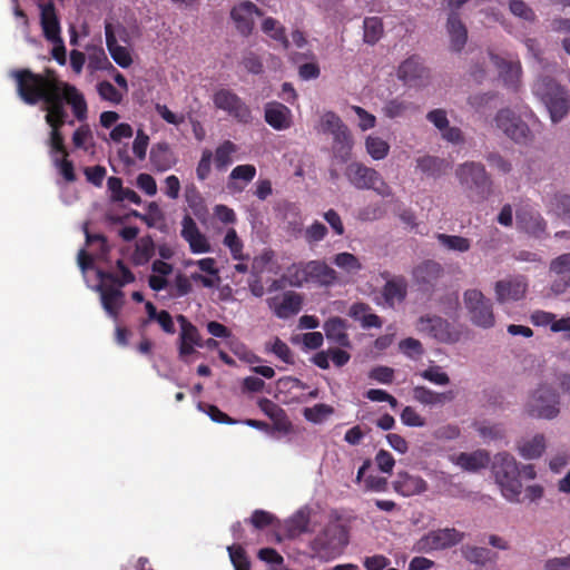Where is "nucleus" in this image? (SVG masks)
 I'll list each match as a JSON object with an SVG mask.
<instances>
[{
	"instance_id": "nucleus-1",
	"label": "nucleus",
	"mask_w": 570,
	"mask_h": 570,
	"mask_svg": "<svg viewBox=\"0 0 570 570\" xmlns=\"http://www.w3.org/2000/svg\"><path fill=\"white\" fill-rule=\"evenodd\" d=\"M10 77L16 81L18 97L29 106L42 102L45 121L51 128L48 145L52 151L65 153L60 132L66 122L67 111L63 102L61 81L53 76H42L29 69L12 70Z\"/></svg>"
},
{
	"instance_id": "nucleus-2",
	"label": "nucleus",
	"mask_w": 570,
	"mask_h": 570,
	"mask_svg": "<svg viewBox=\"0 0 570 570\" xmlns=\"http://www.w3.org/2000/svg\"><path fill=\"white\" fill-rule=\"evenodd\" d=\"M533 95L544 105L552 124L561 122L570 111V92L549 76H540L532 86Z\"/></svg>"
},
{
	"instance_id": "nucleus-3",
	"label": "nucleus",
	"mask_w": 570,
	"mask_h": 570,
	"mask_svg": "<svg viewBox=\"0 0 570 570\" xmlns=\"http://www.w3.org/2000/svg\"><path fill=\"white\" fill-rule=\"evenodd\" d=\"M454 176L468 196L485 200L492 193V179L482 163L468 160L459 164Z\"/></svg>"
},
{
	"instance_id": "nucleus-4",
	"label": "nucleus",
	"mask_w": 570,
	"mask_h": 570,
	"mask_svg": "<svg viewBox=\"0 0 570 570\" xmlns=\"http://www.w3.org/2000/svg\"><path fill=\"white\" fill-rule=\"evenodd\" d=\"M344 175L356 189H372L382 197H391L393 195L392 188L385 183L381 174L362 163H350L345 168Z\"/></svg>"
},
{
	"instance_id": "nucleus-5",
	"label": "nucleus",
	"mask_w": 570,
	"mask_h": 570,
	"mask_svg": "<svg viewBox=\"0 0 570 570\" xmlns=\"http://www.w3.org/2000/svg\"><path fill=\"white\" fill-rule=\"evenodd\" d=\"M320 130L333 136L334 155L346 160L353 147V138L347 126L333 111H326L321 117Z\"/></svg>"
},
{
	"instance_id": "nucleus-6",
	"label": "nucleus",
	"mask_w": 570,
	"mask_h": 570,
	"mask_svg": "<svg viewBox=\"0 0 570 570\" xmlns=\"http://www.w3.org/2000/svg\"><path fill=\"white\" fill-rule=\"evenodd\" d=\"M463 304L470 322L481 328H491L495 324L493 304L479 289H468L463 294Z\"/></svg>"
},
{
	"instance_id": "nucleus-7",
	"label": "nucleus",
	"mask_w": 570,
	"mask_h": 570,
	"mask_svg": "<svg viewBox=\"0 0 570 570\" xmlns=\"http://www.w3.org/2000/svg\"><path fill=\"white\" fill-rule=\"evenodd\" d=\"M560 395L549 386H540L528 399L525 412L537 419L553 420L560 413Z\"/></svg>"
},
{
	"instance_id": "nucleus-8",
	"label": "nucleus",
	"mask_w": 570,
	"mask_h": 570,
	"mask_svg": "<svg viewBox=\"0 0 570 570\" xmlns=\"http://www.w3.org/2000/svg\"><path fill=\"white\" fill-rule=\"evenodd\" d=\"M493 124L498 130L517 144H527L532 139V132L527 122L508 107L497 111Z\"/></svg>"
},
{
	"instance_id": "nucleus-9",
	"label": "nucleus",
	"mask_w": 570,
	"mask_h": 570,
	"mask_svg": "<svg viewBox=\"0 0 570 570\" xmlns=\"http://www.w3.org/2000/svg\"><path fill=\"white\" fill-rule=\"evenodd\" d=\"M348 543L347 531L340 523L328 524L314 540V549L326 557H336Z\"/></svg>"
},
{
	"instance_id": "nucleus-10",
	"label": "nucleus",
	"mask_w": 570,
	"mask_h": 570,
	"mask_svg": "<svg viewBox=\"0 0 570 570\" xmlns=\"http://www.w3.org/2000/svg\"><path fill=\"white\" fill-rule=\"evenodd\" d=\"M464 539V533L454 528H444L430 531L421 537L414 546L417 552L430 553L444 550L459 544Z\"/></svg>"
},
{
	"instance_id": "nucleus-11",
	"label": "nucleus",
	"mask_w": 570,
	"mask_h": 570,
	"mask_svg": "<svg viewBox=\"0 0 570 570\" xmlns=\"http://www.w3.org/2000/svg\"><path fill=\"white\" fill-rule=\"evenodd\" d=\"M416 331L440 343L452 344L459 341L460 334L451 324L436 315L421 316L415 325Z\"/></svg>"
},
{
	"instance_id": "nucleus-12",
	"label": "nucleus",
	"mask_w": 570,
	"mask_h": 570,
	"mask_svg": "<svg viewBox=\"0 0 570 570\" xmlns=\"http://www.w3.org/2000/svg\"><path fill=\"white\" fill-rule=\"evenodd\" d=\"M397 78L409 87H425L430 81V70L419 56L405 59L397 69Z\"/></svg>"
},
{
	"instance_id": "nucleus-13",
	"label": "nucleus",
	"mask_w": 570,
	"mask_h": 570,
	"mask_svg": "<svg viewBox=\"0 0 570 570\" xmlns=\"http://www.w3.org/2000/svg\"><path fill=\"white\" fill-rule=\"evenodd\" d=\"M216 108L226 111L229 116L242 122L250 119V110L246 104L230 89H219L213 96Z\"/></svg>"
},
{
	"instance_id": "nucleus-14",
	"label": "nucleus",
	"mask_w": 570,
	"mask_h": 570,
	"mask_svg": "<svg viewBox=\"0 0 570 570\" xmlns=\"http://www.w3.org/2000/svg\"><path fill=\"white\" fill-rule=\"evenodd\" d=\"M527 289L528 283L523 276L507 277L494 284L495 299L499 304L522 299Z\"/></svg>"
},
{
	"instance_id": "nucleus-15",
	"label": "nucleus",
	"mask_w": 570,
	"mask_h": 570,
	"mask_svg": "<svg viewBox=\"0 0 570 570\" xmlns=\"http://www.w3.org/2000/svg\"><path fill=\"white\" fill-rule=\"evenodd\" d=\"M274 315L281 320L289 318L302 309V296L296 292H286L266 299Z\"/></svg>"
},
{
	"instance_id": "nucleus-16",
	"label": "nucleus",
	"mask_w": 570,
	"mask_h": 570,
	"mask_svg": "<svg viewBox=\"0 0 570 570\" xmlns=\"http://www.w3.org/2000/svg\"><path fill=\"white\" fill-rule=\"evenodd\" d=\"M263 16V12L252 1H242L234 6L230 17L237 31L243 36H249L254 29L255 18Z\"/></svg>"
},
{
	"instance_id": "nucleus-17",
	"label": "nucleus",
	"mask_w": 570,
	"mask_h": 570,
	"mask_svg": "<svg viewBox=\"0 0 570 570\" xmlns=\"http://www.w3.org/2000/svg\"><path fill=\"white\" fill-rule=\"evenodd\" d=\"M425 118L439 130L443 140L453 145H461L464 142V135L462 130L459 127L450 126L448 114L444 109L438 108L430 110Z\"/></svg>"
},
{
	"instance_id": "nucleus-18",
	"label": "nucleus",
	"mask_w": 570,
	"mask_h": 570,
	"mask_svg": "<svg viewBox=\"0 0 570 570\" xmlns=\"http://www.w3.org/2000/svg\"><path fill=\"white\" fill-rule=\"evenodd\" d=\"M549 272L557 276L551 283L550 291L561 295L570 287V253H564L550 262Z\"/></svg>"
},
{
	"instance_id": "nucleus-19",
	"label": "nucleus",
	"mask_w": 570,
	"mask_h": 570,
	"mask_svg": "<svg viewBox=\"0 0 570 570\" xmlns=\"http://www.w3.org/2000/svg\"><path fill=\"white\" fill-rule=\"evenodd\" d=\"M181 237L188 243L194 254L209 253L212 250L207 237L199 230L195 220L189 216H184L181 220Z\"/></svg>"
},
{
	"instance_id": "nucleus-20",
	"label": "nucleus",
	"mask_w": 570,
	"mask_h": 570,
	"mask_svg": "<svg viewBox=\"0 0 570 570\" xmlns=\"http://www.w3.org/2000/svg\"><path fill=\"white\" fill-rule=\"evenodd\" d=\"M542 202L548 214H553L570 226V195L561 190L547 191Z\"/></svg>"
},
{
	"instance_id": "nucleus-21",
	"label": "nucleus",
	"mask_w": 570,
	"mask_h": 570,
	"mask_svg": "<svg viewBox=\"0 0 570 570\" xmlns=\"http://www.w3.org/2000/svg\"><path fill=\"white\" fill-rule=\"evenodd\" d=\"M490 61L498 69L499 76L508 88L517 89L520 83L521 65L519 61H509L504 58L489 53Z\"/></svg>"
},
{
	"instance_id": "nucleus-22",
	"label": "nucleus",
	"mask_w": 570,
	"mask_h": 570,
	"mask_svg": "<svg viewBox=\"0 0 570 570\" xmlns=\"http://www.w3.org/2000/svg\"><path fill=\"white\" fill-rule=\"evenodd\" d=\"M449 460L468 472H478L484 469L489 462V453L484 450H476L474 452H461L449 455Z\"/></svg>"
},
{
	"instance_id": "nucleus-23",
	"label": "nucleus",
	"mask_w": 570,
	"mask_h": 570,
	"mask_svg": "<svg viewBox=\"0 0 570 570\" xmlns=\"http://www.w3.org/2000/svg\"><path fill=\"white\" fill-rule=\"evenodd\" d=\"M100 293L101 305L105 312L114 320L124 304V293L114 285L99 284L95 287Z\"/></svg>"
},
{
	"instance_id": "nucleus-24",
	"label": "nucleus",
	"mask_w": 570,
	"mask_h": 570,
	"mask_svg": "<svg viewBox=\"0 0 570 570\" xmlns=\"http://www.w3.org/2000/svg\"><path fill=\"white\" fill-rule=\"evenodd\" d=\"M386 279L382 288V295L389 307H394L396 303L404 301L407 293V283L402 276L390 277L387 273L382 274Z\"/></svg>"
},
{
	"instance_id": "nucleus-25",
	"label": "nucleus",
	"mask_w": 570,
	"mask_h": 570,
	"mask_svg": "<svg viewBox=\"0 0 570 570\" xmlns=\"http://www.w3.org/2000/svg\"><path fill=\"white\" fill-rule=\"evenodd\" d=\"M394 490L403 497L416 495L428 490V483L419 475L399 472L393 482Z\"/></svg>"
},
{
	"instance_id": "nucleus-26",
	"label": "nucleus",
	"mask_w": 570,
	"mask_h": 570,
	"mask_svg": "<svg viewBox=\"0 0 570 570\" xmlns=\"http://www.w3.org/2000/svg\"><path fill=\"white\" fill-rule=\"evenodd\" d=\"M417 111L419 106L402 96L387 99L382 107V114L389 119L405 118Z\"/></svg>"
},
{
	"instance_id": "nucleus-27",
	"label": "nucleus",
	"mask_w": 570,
	"mask_h": 570,
	"mask_svg": "<svg viewBox=\"0 0 570 570\" xmlns=\"http://www.w3.org/2000/svg\"><path fill=\"white\" fill-rule=\"evenodd\" d=\"M105 36L108 51L114 61L121 68H128L131 65L132 59L127 48L118 45L114 26L110 22L105 23Z\"/></svg>"
},
{
	"instance_id": "nucleus-28",
	"label": "nucleus",
	"mask_w": 570,
	"mask_h": 570,
	"mask_svg": "<svg viewBox=\"0 0 570 570\" xmlns=\"http://www.w3.org/2000/svg\"><path fill=\"white\" fill-rule=\"evenodd\" d=\"M446 31L452 51L460 52L468 41V29L460 16L448 14Z\"/></svg>"
},
{
	"instance_id": "nucleus-29",
	"label": "nucleus",
	"mask_w": 570,
	"mask_h": 570,
	"mask_svg": "<svg viewBox=\"0 0 570 570\" xmlns=\"http://www.w3.org/2000/svg\"><path fill=\"white\" fill-rule=\"evenodd\" d=\"M307 274L309 281H314L322 286H332L338 282L337 272L323 261H309L307 263Z\"/></svg>"
},
{
	"instance_id": "nucleus-30",
	"label": "nucleus",
	"mask_w": 570,
	"mask_h": 570,
	"mask_svg": "<svg viewBox=\"0 0 570 570\" xmlns=\"http://www.w3.org/2000/svg\"><path fill=\"white\" fill-rule=\"evenodd\" d=\"M255 175L256 168L253 165L236 166L228 176L227 189L233 194L242 193Z\"/></svg>"
},
{
	"instance_id": "nucleus-31",
	"label": "nucleus",
	"mask_w": 570,
	"mask_h": 570,
	"mask_svg": "<svg viewBox=\"0 0 570 570\" xmlns=\"http://www.w3.org/2000/svg\"><path fill=\"white\" fill-rule=\"evenodd\" d=\"M265 120L276 130H284L291 126V110L279 102H269L265 107Z\"/></svg>"
},
{
	"instance_id": "nucleus-32",
	"label": "nucleus",
	"mask_w": 570,
	"mask_h": 570,
	"mask_svg": "<svg viewBox=\"0 0 570 570\" xmlns=\"http://www.w3.org/2000/svg\"><path fill=\"white\" fill-rule=\"evenodd\" d=\"M40 22L47 40L60 37V24L52 2L39 4Z\"/></svg>"
},
{
	"instance_id": "nucleus-33",
	"label": "nucleus",
	"mask_w": 570,
	"mask_h": 570,
	"mask_svg": "<svg viewBox=\"0 0 570 570\" xmlns=\"http://www.w3.org/2000/svg\"><path fill=\"white\" fill-rule=\"evenodd\" d=\"M413 397L424 405L438 406L452 402L455 393L453 391L439 393L425 386H416L413 389Z\"/></svg>"
},
{
	"instance_id": "nucleus-34",
	"label": "nucleus",
	"mask_w": 570,
	"mask_h": 570,
	"mask_svg": "<svg viewBox=\"0 0 570 570\" xmlns=\"http://www.w3.org/2000/svg\"><path fill=\"white\" fill-rule=\"evenodd\" d=\"M326 338L340 346L350 347L351 341L346 333V322L340 317H332L323 325Z\"/></svg>"
},
{
	"instance_id": "nucleus-35",
	"label": "nucleus",
	"mask_w": 570,
	"mask_h": 570,
	"mask_svg": "<svg viewBox=\"0 0 570 570\" xmlns=\"http://www.w3.org/2000/svg\"><path fill=\"white\" fill-rule=\"evenodd\" d=\"M517 220L521 228L535 237L546 234L547 222L539 213L523 210L517 215Z\"/></svg>"
},
{
	"instance_id": "nucleus-36",
	"label": "nucleus",
	"mask_w": 570,
	"mask_h": 570,
	"mask_svg": "<svg viewBox=\"0 0 570 570\" xmlns=\"http://www.w3.org/2000/svg\"><path fill=\"white\" fill-rule=\"evenodd\" d=\"M442 266L434 261H425L413 269V277L416 283L433 285L442 275Z\"/></svg>"
},
{
	"instance_id": "nucleus-37",
	"label": "nucleus",
	"mask_w": 570,
	"mask_h": 570,
	"mask_svg": "<svg viewBox=\"0 0 570 570\" xmlns=\"http://www.w3.org/2000/svg\"><path fill=\"white\" fill-rule=\"evenodd\" d=\"M547 442L543 434H535L532 438L523 439L518 443L519 454L525 460L540 458L546 451Z\"/></svg>"
},
{
	"instance_id": "nucleus-38",
	"label": "nucleus",
	"mask_w": 570,
	"mask_h": 570,
	"mask_svg": "<svg viewBox=\"0 0 570 570\" xmlns=\"http://www.w3.org/2000/svg\"><path fill=\"white\" fill-rule=\"evenodd\" d=\"M493 473L495 481L503 478L511 476L512 474H520L518 463L513 455L508 452L498 453L494 456Z\"/></svg>"
},
{
	"instance_id": "nucleus-39",
	"label": "nucleus",
	"mask_w": 570,
	"mask_h": 570,
	"mask_svg": "<svg viewBox=\"0 0 570 570\" xmlns=\"http://www.w3.org/2000/svg\"><path fill=\"white\" fill-rule=\"evenodd\" d=\"M63 101L66 100L72 108L73 114L78 120H83L87 117V104L83 96L76 89V87L61 82Z\"/></svg>"
},
{
	"instance_id": "nucleus-40",
	"label": "nucleus",
	"mask_w": 570,
	"mask_h": 570,
	"mask_svg": "<svg viewBox=\"0 0 570 570\" xmlns=\"http://www.w3.org/2000/svg\"><path fill=\"white\" fill-rule=\"evenodd\" d=\"M416 167L428 176L440 177L446 173L449 163L435 156H423L416 160Z\"/></svg>"
},
{
	"instance_id": "nucleus-41",
	"label": "nucleus",
	"mask_w": 570,
	"mask_h": 570,
	"mask_svg": "<svg viewBox=\"0 0 570 570\" xmlns=\"http://www.w3.org/2000/svg\"><path fill=\"white\" fill-rule=\"evenodd\" d=\"M461 552L468 562L482 567L489 562H494L497 559L495 553L483 547L465 546L461 549Z\"/></svg>"
},
{
	"instance_id": "nucleus-42",
	"label": "nucleus",
	"mask_w": 570,
	"mask_h": 570,
	"mask_svg": "<svg viewBox=\"0 0 570 570\" xmlns=\"http://www.w3.org/2000/svg\"><path fill=\"white\" fill-rule=\"evenodd\" d=\"M333 264L342 269L348 277H354L362 269L360 259L347 252L338 253L333 257Z\"/></svg>"
},
{
	"instance_id": "nucleus-43",
	"label": "nucleus",
	"mask_w": 570,
	"mask_h": 570,
	"mask_svg": "<svg viewBox=\"0 0 570 570\" xmlns=\"http://www.w3.org/2000/svg\"><path fill=\"white\" fill-rule=\"evenodd\" d=\"M520 474H512L508 478H503L501 480H498L497 483L499 484L502 495L510 502H519L520 494L522 492V483L519 479Z\"/></svg>"
},
{
	"instance_id": "nucleus-44",
	"label": "nucleus",
	"mask_w": 570,
	"mask_h": 570,
	"mask_svg": "<svg viewBox=\"0 0 570 570\" xmlns=\"http://www.w3.org/2000/svg\"><path fill=\"white\" fill-rule=\"evenodd\" d=\"M439 244L450 252L466 253L471 248V240L459 235L438 234Z\"/></svg>"
},
{
	"instance_id": "nucleus-45",
	"label": "nucleus",
	"mask_w": 570,
	"mask_h": 570,
	"mask_svg": "<svg viewBox=\"0 0 570 570\" xmlns=\"http://www.w3.org/2000/svg\"><path fill=\"white\" fill-rule=\"evenodd\" d=\"M117 269L118 275L99 269L97 271V276L101 282L110 281L111 283L117 284L119 287L135 281L134 274L120 259L117 261Z\"/></svg>"
},
{
	"instance_id": "nucleus-46",
	"label": "nucleus",
	"mask_w": 570,
	"mask_h": 570,
	"mask_svg": "<svg viewBox=\"0 0 570 570\" xmlns=\"http://www.w3.org/2000/svg\"><path fill=\"white\" fill-rule=\"evenodd\" d=\"M185 199L195 216L200 218L202 216L206 215L207 208L205 199L194 184L186 186Z\"/></svg>"
},
{
	"instance_id": "nucleus-47",
	"label": "nucleus",
	"mask_w": 570,
	"mask_h": 570,
	"mask_svg": "<svg viewBox=\"0 0 570 570\" xmlns=\"http://www.w3.org/2000/svg\"><path fill=\"white\" fill-rule=\"evenodd\" d=\"M236 150V145L229 140H226L218 146L213 155L216 168L218 170H225L233 163L232 156Z\"/></svg>"
},
{
	"instance_id": "nucleus-48",
	"label": "nucleus",
	"mask_w": 570,
	"mask_h": 570,
	"mask_svg": "<svg viewBox=\"0 0 570 570\" xmlns=\"http://www.w3.org/2000/svg\"><path fill=\"white\" fill-rule=\"evenodd\" d=\"M284 276L287 285L293 287H301L305 282L309 281V275L307 274V263L291 265L284 273Z\"/></svg>"
},
{
	"instance_id": "nucleus-49",
	"label": "nucleus",
	"mask_w": 570,
	"mask_h": 570,
	"mask_svg": "<svg viewBox=\"0 0 570 570\" xmlns=\"http://www.w3.org/2000/svg\"><path fill=\"white\" fill-rule=\"evenodd\" d=\"M367 154L375 160L385 158L389 154V144L380 137L368 136L365 139Z\"/></svg>"
},
{
	"instance_id": "nucleus-50",
	"label": "nucleus",
	"mask_w": 570,
	"mask_h": 570,
	"mask_svg": "<svg viewBox=\"0 0 570 570\" xmlns=\"http://www.w3.org/2000/svg\"><path fill=\"white\" fill-rule=\"evenodd\" d=\"M177 321L180 325L179 341L194 343L196 346L200 347V335L196 326H194L184 315H178Z\"/></svg>"
},
{
	"instance_id": "nucleus-51",
	"label": "nucleus",
	"mask_w": 570,
	"mask_h": 570,
	"mask_svg": "<svg viewBox=\"0 0 570 570\" xmlns=\"http://www.w3.org/2000/svg\"><path fill=\"white\" fill-rule=\"evenodd\" d=\"M364 41L374 45L379 41L383 32V26L377 17L365 18L364 20Z\"/></svg>"
},
{
	"instance_id": "nucleus-52",
	"label": "nucleus",
	"mask_w": 570,
	"mask_h": 570,
	"mask_svg": "<svg viewBox=\"0 0 570 570\" xmlns=\"http://www.w3.org/2000/svg\"><path fill=\"white\" fill-rule=\"evenodd\" d=\"M308 517L305 512L298 511L287 521V533L291 538L297 537L307 531Z\"/></svg>"
},
{
	"instance_id": "nucleus-53",
	"label": "nucleus",
	"mask_w": 570,
	"mask_h": 570,
	"mask_svg": "<svg viewBox=\"0 0 570 570\" xmlns=\"http://www.w3.org/2000/svg\"><path fill=\"white\" fill-rule=\"evenodd\" d=\"M155 252V245L150 237H142L136 243L135 261L137 264L148 262Z\"/></svg>"
},
{
	"instance_id": "nucleus-54",
	"label": "nucleus",
	"mask_w": 570,
	"mask_h": 570,
	"mask_svg": "<svg viewBox=\"0 0 570 570\" xmlns=\"http://www.w3.org/2000/svg\"><path fill=\"white\" fill-rule=\"evenodd\" d=\"M509 10L514 17L525 22L535 21L534 11L523 0H509Z\"/></svg>"
},
{
	"instance_id": "nucleus-55",
	"label": "nucleus",
	"mask_w": 570,
	"mask_h": 570,
	"mask_svg": "<svg viewBox=\"0 0 570 570\" xmlns=\"http://www.w3.org/2000/svg\"><path fill=\"white\" fill-rule=\"evenodd\" d=\"M262 30L271 38L282 42L285 48L288 47V40L285 36L284 28L273 18H266L262 23Z\"/></svg>"
},
{
	"instance_id": "nucleus-56",
	"label": "nucleus",
	"mask_w": 570,
	"mask_h": 570,
	"mask_svg": "<svg viewBox=\"0 0 570 570\" xmlns=\"http://www.w3.org/2000/svg\"><path fill=\"white\" fill-rule=\"evenodd\" d=\"M227 551L235 570H249V561L245 550L240 546H228Z\"/></svg>"
},
{
	"instance_id": "nucleus-57",
	"label": "nucleus",
	"mask_w": 570,
	"mask_h": 570,
	"mask_svg": "<svg viewBox=\"0 0 570 570\" xmlns=\"http://www.w3.org/2000/svg\"><path fill=\"white\" fill-rule=\"evenodd\" d=\"M265 348L267 352L275 354L283 362L293 363L292 352L288 345L278 337H275L273 342L266 343Z\"/></svg>"
},
{
	"instance_id": "nucleus-58",
	"label": "nucleus",
	"mask_w": 570,
	"mask_h": 570,
	"mask_svg": "<svg viewBox=\"0 0 570 570\" xmlns=\"http://www.w3.org/2000/svg\"><path fill=\"white\" fill-rule=\"evenodd\" d=\"M332 413H333V407L330 405H326V404H316L312 407L304 409L305 419L313 423L323 422Z\"/></svg>"
},
{
	"instance_id": "nucleus-59",
	"label": "nucleus",
	"mask_w": 570,
	"mask_h": 570,
	"mask_svg": "<svg viewBox=\"0 0 570 570\" xmlns=\"http://www.w3.org/2000/svg\"><path fill=\"white\" fill-rule=\"evenodd\" d=\"M484 159L492 168L501 174L505 175L512 170V164L498 151L485 154Z\"/></svg>"
},
{
	"instance_id": "nucleus-60",
	"label": "nucleus",
	"mask_w": 570,
	"mask_h": 570,
	"mask_svg": "<svg viewBox=\"0 0 570 570\" xmlns=\"http://www.w3.org/2000/svg\"><path fill=\"white\" fill-rule=\"evenodd\" d=\"M326 235V226L316 220L305 229L304 238L308 244H314L323 240Z\"/></svg>"
},
{
	"instance_id": "nucleus-61",
	"label": "nucleus",
	"mask_w": 570,
	"mask_h": 570,
	"mask_svg": "<svg viewBox=\"0 0 570 570\" xmlns=\"http://www.w3.org/2000/svg\"><path fill=\"white\" fill-rule=\"evenodd\" d=\"M421 376L436 385H446L450 383L449 375L440 366H430L421 373Z\"/></svg>"
},
{
	"instance_id": "nucleus-62",
	"label": "nucleus",
	"mask_w": 570,
	"mask_h": 570,
	"mask_svg": "<svg viewBox=\"0 0 570 570\" xmlns=\"http://www.w3.org/2000/svg\"><path fill=\"white\" fill-rule=\"evenodd\" d=\"M351 109L355 112L358 118V128L362 131L372 129L376 125V117L360 106H351Z\"/></svg>"
},
{
	"instance_id": "nucleus-63",
	"label": "nucleus",
	"mask_w": 570,
	"mask_h": 570,
	"mask_svg": "<svg viewBox=\"0 0 570 570\" xmlns=\"http://www.w3.org/2000/svg\"><path fill=\"white\" fill-rule=\"evenodd\" d=\"M98 92L102 99L108 100L114 104H119L122 98L121 94L109 81H101L98 85Z\"/></svg>"
},
{
	"instance_id": "nucleus-64",
	"label": "nucleus",
	"mask_w": 570,
	"mask_h": 570,
	"mask_svg": "<svg viewBox=\"0 0 570 570\" xmlns=\"http://www.w3.org/2000/svg\"><path fill=\"white\" fill-rule=\"evenodd\" d=\"M544 570H570V554L566 557L550 558L544 561Z\"/></svg>"
}]
</instances>
